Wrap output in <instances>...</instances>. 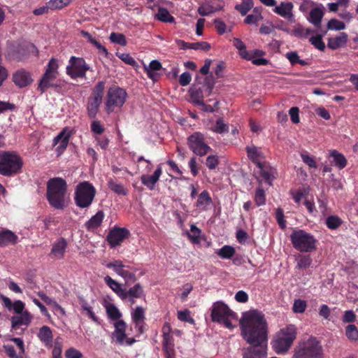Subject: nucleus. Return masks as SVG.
I'll return each mask as SVG.
<instances>
[{"label":"nucleus","instance_id":"62","mask_svg":"<svg viewBox=\"0 0 358 358\" xmlns=\"http://www.w3.org/2000/svg\"><path fill=\"white\" fill-rule=\"evenodd\" d=\"M312 260L309 256H300L297 261V267L306 268L311 264Z\"/></svg>","mask_w":358,"mask_h":358},{"label":"nucleus","instance_id":"42","mask_svg":"<svg viewBox=\"0 0 358 358\" xmlns=\"http://www.w3.org/2000/svg\"><path fill=\"white\" fill-rule=\"evenodd\" d=\"M285 57L289 60L290 64L294 66L296 64H300L302 66H306L308 62L305 60L301 59L298 53L296 51H290L285 54Z\"/></svg>","mask_w":358,"mask_h":358},{"label":"nucleus","instance_id":"41","mask_svg":"<svg viewBox=\"0 0 358 358\" xmlns=\"http://www.w3.org/2000/svg\"><path fill=\"white\" fill-rule=\"evenodd\" d=\"M252 7V0H242L241 3L236 5L235 9L238 10L242 15H245Z\"/></svg>","mask_w":358,"mask_h":358},{"label":"nucleus","instance_id":"55","mask_svg":"<svg viewBox=\"0 0 358 358\" xmlns=\"http://www.w3.org/2000/svg\"><path fill=\"white\" fill-rule=\"evenodd\" d=\"M110 40L111 42L121 45H126L127 41L125 36L122 34L113 32L110 35Z\"/></svg>","mask_w":358,"mask_h":358},{"label":"nucleus","instance_id":"11","mask_svg":"<svg viewBox=\"0 0 358 358\" xmlns=\"http://www.w3.org/2000/svg\"><path fill=\"white\" fill-rule=\"evenodd\" d=\"M90 66L83 57L71 56L66 67V73L71 79L86 78V73Z\"/></svg>","mask_w":358,"mask_h":358},{"label":"nucleus","instance_id":"47","mask_svg":"<svg viewBox=\"0 0 358 358\" xmlns=\"http://www.w3.org/2000/svg\"><path fill=\"white\" fill-rule=\"evenodd\" d=\"M62 346L63 343L62 338H56L54 341V348L52 352V358H62Z\"/></svg>","mask_w":358,"mask_h":358},{"label":"nucleus","instance_id":"31","mask_svg":"<svg viewBox=\"0 0 358 358\" xmlns=\"http://www.w3.org/2000/svg\"><path fill=\"white\" fill-rule=\"evenodd\" d=\"M104 307L106 308V314L111 321L115 322L118 320H122L121 319L122 316V313L114 303H106Z\"/></svg>","mask_w":358,"mask_h":358},{"label":"nucleus","instance_id":"64","mask_svg":"<svg viewBox=\"0 0 358 358\" xmlns=\"http://www.w3.org/2000/svg\"><path fill=\"white\" fill-rule=\"evenodd\" d=\"M66 358H83V354L78 350L71 348L65 352Z\"/></svg>","mask_w":358,"mask_h":358},{"label":"nucleus","instance_id":"37","mask_svg":"<svg viewBox=\"0 0 358 358\" xmlns=\"http://www.w3.org/2000/svg\"><path fill=\"white\" fill-rule=\"evenodd\" d=\"M79 303L82 310L85 312L86 315L94 322L99 323V318L96 316L93 311V308L91 304L83 297L79 298Z\"/></svg>","mask_w":358,"mask_h":358},{"label":"nucleus","instance_id":"53","mask_svg":"<svg viewBox=\"0 0 358 358\" xmlns=\"http://www.w3.org/2000/svg\"><path fill=\"white\" fill-rule=\"evenodd\" d=\"M326 224L329 229H336L342 224V220L337 216H329L326 220Z\"/></svg>","mask_w":358,"mask_h":358},{"label":"nucleus","instance_id":"6","mask_svg":"<svg viewBox=\"0 0 358 358\" xmlns=\"http://www.w3.org/2000/svg\"><path fill=\"white\" fill-rule=\"evenodd\" d=\"M323 348L314 337L300 341L294 349L292 358H323Z\"/></svg>","mask_w":358,"mask_h":358},{"label":"nucleus","instance_id":"59","mask_svg":"<svg viewBox=\"0 0 358 358\" xmlns=\"http://www.w3.org/2000/svg\"><path fill=\"white\" fill-rule=\"evenodd\" d=\"M49 306H51L55 311H59L62 315H66L65 310L52 298L48 297L45 301Z\"/></svg>","mask_w":358,"mask_h":358},{"label":"nucleus","instance_id":"30","mask_svg":"<svg viewBox=\"0 0 358 358\" xmlns=\"http://www.w3.org/2000/svg\"><path fill=\"white\" fill-rule=\"evenodd\" d=\"M108 187L113 192L119 196H126L129 192L128 189L123 184L113 178H108Z\"/></svg>","mask_w":358,"mask_h":358},{"label":"nucleus","instance_id":"49","mask_svg":"<svg viewBox=\"0 0 358 358\" xmlns=\"http://www.w3.org/2000/svg\"><path fill=\"white\" fill-rule=\"evenodd\" d=\"M71 0H50L48 2V6L51 10L62 9L67 6Z\"/></svg>","mask_w":358,"mask_h":358},{"label":"nucleus","instance_id":"36","mask_svg":"<svg viewBox=\"0 0 358 358\" xmlns=\"http://www.w3.org/2000/svg\"><path fill=\"white\" fill-rule=\"evenodd\" d=\"M222 9V6H215L213 2H207L203 3L198 9L199 13L201 16L208 15L214 12L219 11Z\"/></svg>","mask_w":358,"mask_h":358},{"label":"nucleus","instance_id":"50","mask_svg":"<svg viewBox=\"0 0 358 358\" xmlns=\"http://www.w3.org/2000/svg\"><path fill=\"white\" fill-rule=\"evenodd\" d=\"M263 19L262 13L255 9L252 14L248 15L244 20L245 24H257V22Z\"/></svg>","mask_w":358,"mask_h":358},{"label":"nucleus","instance_id":"52","mask_svg":"<svg viewBox=\"0 0 358 358\" xmlns=\"http://www.w3.org/2000/svg\"><path fill=\"white\" fill-rule=\"evenodd\" d=\"M309 41L315 48L320 51H324L325 49V44L322 41L321 35L310 37Z\"/></svg>","mask_w":358,"mask_h":358},{"label":"nucleus","instance_id":"56","mask_svg":"<svg viewBox=\"0 0 358 358\" xmlns=\"http://www.w3.org/2000/svg\"><path fill=\"white\" fill-rule=\"evenodd\" d=\"M3 348L6 354L10 358H24L23 356L24 354L21 353V352H19V353L17 354L13 346L10 345H4Z\"/></svg>","mask_w":358,"mask_h":358},{"label":"nucleus","instance_id":"44","mask_svg":"<svg viewBox=\"0 0 358 358\" xmlns=\"http://www.w3.org/2000/svg\"><path fill=\"white\" fill-rule=\"evenodd\" d=\"M203 92L201 90H192L190 91L191 101L197 106L204 105Z\"/></svg>","mask_w":358,"mask_h":358},{"label":"nucleus","instance_id":"43","mask_svg":"<svg viewBox=\"0 0 358 358\" xmlns=\"http://www.w3.org/2000/svg\"><path fill=\"white\" fill-rule=\"evenodd\" d=\"M131 320L134 322H143L145 320V310L141 306L134 308L131 313Z\"/></svg>","mask_w":358,"mask_h":358},{"label":"nucleus","instance_id":"57","mask_svg":"<svg viewBox=\"0 0 358 358\" xmlns=\"http://www.w3.org/2000/svg\"><path fill=\"white\" fill-rule=\"evenodd\" d=\"M255 201L257 206H262L266 201V195L263 189L258 188L255 195Z\"/></svg>","mask_w":358,"mask_h":358},{"label":"nucleus","instance_id":"13","mask_svg":"<svg viewBox=\"0 0 358 358\" xmlns=\"http://www.w3.org/2000/svg\"><path fill=\"white\" fill-rule=\"evenodd\" d=\"M234 45L238 49V53L241 57L245 59L250 60L255 65H266L268 64V60L265 58H257V56H262L264 52L259 50H255L254 52H248L246 50L245 45L239 38H235L233 41Z\"/></svg>","mask_w":358,"mask_h":358},{"label":"nucleus","instance_id":"48","mask_svg":"<svg viewBox=\"0 0 358 358\" xmlns=\"http://www.w3.org/2000/svg\"><path fill=\"white\" fill-rule=\"evenodd\" d=\"M345 27L346 26L344 22L336 19L330 20L327 24L328 30L341 31L344 30Z\"/></svg>","mask_w":358,"mask_h":358},{"label":"nucleus","instance_id":"34","mask_svg":"<svg viewBox=\"0 0 358 358\" xmlns=\"http://www.w3.org/2000/svg\"><path fill=\"white\" fill-rule=\"evenodd\" d=\"M124 296H122L123 300L127 299L128 296L138 299L144 296L143 289L139 283L134 285L129 290L124 289Z\"/></svg>","mask_w":358,"mask_h":358},{"label":"nucleus","instance_id":"29","mask_svg":"<svg viewBox=\"0 0 358 358\" xmlns=\"http://www.w3.org/2000/svg\"><path fill=\"white\" fill-rule=\"evenodd\" d=\"M348 41V34L341 32L338 36L328 39L327 46L331 50H336L344 46Z\"/></svg>","mask_w":358,"mask_h":358},{"label":"nucleus","instance_id":"8","mask_svg":"<svg viewBox=\"0 0 358 358\" xmlns=\"http://www.w3.org/2000/svg\"><path fill=\"white\" fill-rule=\"evenodd\" d=\"M95 194L96 189L91 183L87 181L80 182L75 189V203L79 208H88L92 204Z\"/></svg>","mask_w":358,"mask_h":358},{"label":"nucleus","instance_id":"16","mask_svg":"<svg viewBox=\"0 0 358 358\" xmlns=\"http://www.w3.org/2000/svg\"><path fill=\"white\" fill-rule=\"evenodd\" d=\"M114 331L112 333V338L116 343L120 345H131L136 343L133 338H128L126 334L127 324L124 320H118L113 322Z\"/></svg>","mask_w":358,"mask_h":358},{"label":"nucleus","instance_id":"27","mask_svg":"<svg viewBox=\"0 0 358 358\" xmlns=\"http://www.w3.org/2000/svg\"><path fill=\"white\" fill-rule=\"evenodd\" d=\"M246 151L248 158L252 160L257 167H261L263 163H262L260 160L264 158V155L260 149L252 145L246 147Z\"/></svg>","mask_w":358,"mask_h":358},{"label":"nucleus","instance_id":"26","mask_svg":"<svg viewBox=\"0 0 358 358\" xmlns=\"http://www.w3.org/2000/svg\"><path fill=\"white\" fill-rule=\"evenodd\" d=\"M18 314L19 315H15L11 317V326L13 328L21 325L27 326L30 324L32 316L27 310Z\"/></svg>","mask_w":358,"mask_h":358},{"label":"nucleus","instance_id":"22","mask_svg":"<svg viewBox=\"0 0 358 358\" xmlns=\"http://www.w3.org/2000/svg\"><path fill=\"white\" fill-rule=\"evenodd\" d=\"M37 336L45 347L50 349L52 345L53 335L51 329L48 326H43L38 330Z\"/></svg>","mask_w":358,"mask_h":358},{"label":"nucleus","instance_id":"32","mask_svg":"<svg viewBox=\"0 0 358 358\" xmlns=\"http://www.w3.org/2000/svg\"><path fill=\"white\" fill-rule=\"evenodd\" d=\"M104 282L120 298L124 296V289L117 281L107 275L104 278Z\"/></svg>","mask_w":358,"mask_h":358},{"label":"nucleus","instance_id":"60","mask_svg":"<svg viewBox=\"0 0 358 358\" xmlns=\"http://www.w3.org/2000/svg\"><path fill=\"white\" fill-rule=\"evenodd\" d=\"M171 327L169 324H166L162 328L163 331V343L166 349L168 348V345L171 341V336L170 335Z\"/></svg>","mask_w":358,"mask_h":358},{"label":"nucleus","instance_id":"61","mask_svg":"<svg viewBox=\"0 0 358 358\" xmlns=\"http://www.w3.org/2000/svg\"><path fill=\"white\" fill-rule=\"evenodd\" d=\"M178 318L180 321L187 322L190 324L194 322V319L190 315V312L188 310L178 311Z\"/></svg>","mask_w":358,"mask_h":358},{"label":"nucleus","instance_id":"25","mask_svg":"<svg viewBox=\"0 0 358 358\" xmlns=\"http://www.w3.org/2000/svg\"><path fill=\"white\" fill-rule=\"evenodd\" d=\"M324 14L322 6L321 5L316 6L310 10L308 20L315 27L320 28Z\"/></svg>","mask_w":358,"mask_h":358},{"label":"nucleus","instance_id":"9","mask_svg":"<svg viewBox=\"0 0 358 358\" xmlns=\"http://www.w3.org/2000/svg\"><path fill=\"white\" fill-rule=\"evenodd\" d=\"M59 62L57 59L51 58L49 60L45 66V72L39 80L38 85V90L41 91V93L45 92L50 87H57L54 81L59 75Z\"/></svg>","mask_w":358,"mask_h":358},{"label":"nucleus","instance_id":"21","mask_svg":"<svg viewBox=\"0 0 358 358\" xmlns=\"http://www.w3.org/2000/svg\"><path fill=\"white\" fill-rule=\"evenodd\" d=\"M18 241V236L9 229L0 231V247L5 248L8 245H15Z\"/></svg>","mask_w":358,"mask_h":358},{"label":"nucleus","instance_id":"3","mask_svg":"<svg viewBox=\"0 0 358 358\" xmlns=\"http://www.w3.org/2000/svg\"><path fill=\"white\" fill-rule=\"evenodd\" d=\"M296 338V327L288 324L277 331L271 341V346L277 354L287 352Z\"/></svg>","mask_w":358,"mask_h":358},{"label":"nucleus","instance_id":"39","mask_svg":"<svg viewBox=\"0 0 358 358\" xmlns=\"http://www.w3.org/2000/svg\"><path fill=\"white\" fill-rule=\"evenodd\" d=\"M81 35L87 39V41L92 43L93 45H94L101 52L105 54L106 55H108V51L106 48L103 46L99 41H97L95 38H94L92 35L85 31H80Z\"/></svg>","mask_w":358,"mask_h":358},{"label":"nucleus","instance_id":"14","mask_svg":"<svg viewBox=\"0 0 358 358\" xmlns=\"http://www.w3.org/2000/svg\"><path fill=\"white\" fill-rule=\"evenodd\" d=\"M187 145L189 149L196 155L204 156L210 150V146L205 141L203 134L195 132L187 138Z\"/></svg>","mask_w":358,"mask_h":358},{"label":"nucleus","instance_id":"15","mask_svg":"<svg viewBox=\"0 0 358 358\" xmlns=\"http://www.w3.org/2000/svg\"><path fill=\"white\" fill-rule=\"evenodd\" d=\"M108 268H112L114 272L122 277L126 282H135L136 277L131 266L125 265L120 260L114 259L104 264Z\"/></svg>","mask_w":358,"mask_h":358},{"label":"nucleus","instance_id":"45","mask_svg":"<svg viewBox=\"0 0 358 358\" xmlns=\"http://www.w3.org/2000/svg\"><path fill=\"white\" fill-rule=\"evenodd\" d=\"M201 231L194 224L190 226V231L187 234L188 238L193 243H199Z\"/></svg>","mask_w":358,"mask_h":358},{"label":"nucleus","instance_id":"35","mask_svg":"<svg viewBox=\"0 0 358 358\" xmlns=\"http://www.w3.org/2000/svg\"><path fill=\"white\" fill-rule=\"evenodd\" d=\"M329 157L333 158V164L339 169H344L347 165V159L345 156L336 150L329 152Z\"/></svg>","mask_w":358,"mask_h":358},{"label":"nucleus","instance_id":"10","mask_svg":"<svg viewBox=\"0 0 358 358\" xmlns=\"http://www.w3.org/2000/svg\"><path fill=\"white\" fill-rule=\"evenodd\" d=\"M127 96V94L124 89L117 86L110 87L107 92L105 102V110L107 114L121 108L126 101Z\"/></svg>","mask_w":358,"mask_h":358},{"label":"nucleus","instance_id":"58","mask_svg":"<svg viewBox=\"0 0 358 358\" xmlns=\"http://www.w3.org/2000/svg\"><path fill=\"white\" fill-rule=\"evenodd\" d=\"M190 49L193 50H200L203 51H208L210 48V45L205 41L201 42H196V43H190L189 46Z\"/></svg>","mask_w":358,"mask_h":358},{"label":"nucleus","instance_id":"17","mask_svg":"<svg viewBox=\"0 0 358 358\" xmlns=\"http://www.w3.org/2000/svg\"><path fill=\"white\" fill-rule=\"evenodd\" d=\"M71 135V130L69 127H65L54 138L52 145L57 146L55 151L57 155H62L66 149Z\"/></svg>","mask_w":358,"mask_h":358},{"label":"nucleus","instance_id":"24","mask_svg":"<svg viewBox=\"0 0 358 358\" xmlns=\"http://www.w3.org/2000/svg\"><path fill=\"white\" fill-rule=\"evenodd\" d=\"M104 213L101 210L98 211L85 224V229L89 231H95L101 225L104 219Z\"/></svg>","mask_w":358,"mask_h":358},{"label":"nucleus","instance_id":"23","mask_svg":"<svg viewBox=\"0 0 358 358\" xmlns=\"http://www.w3.org/2000/svg\"><path fill=\"white\" fill-rule=\"evenodd\" d=\"M162 173L161 166H159L152 176L143 175L141 178V182L149 189L152 190L155 188V184L159 180Z\"/></svg>","mask_w":358,"mask_h":358},{"label":"nucleus","instance_id":"4","mask_svg":"<svg viewBox=\"0 0 358 358\" xmlns=\"http://www.w3.org/2000/svg\"><path fill=\"white\" fill-rule=\"evenodd\" d=\"M23 159L15 151H0V174L12 176L21 172Z\"/></svg>","mask_w":358,"mask_h":358},{"label":"nucleus","instance_id":"51","mask_svg":"<svg viewBox=\"0 0 358 358\" xmlns=\"http://www.w3.org/2000/svg\"><path fill=\"white\" fill-rule=\"evenodd\" d=\"M212 131L217 134L226 133L229 131V125L224 122L222 118H219L212 128Z\"/></svg>","mask_w":358,"mask_h":358},{"label":"nucleus","instance_id":"40","mask_svg":"<svg viewBox=\"0 0 358 358\" xmlns=\"http://www.w3.org/2000/svg\"><path fill=\"white\" fill-rule=\"evenodd\" d=\"M236 252L235 248L231 245H224L219 250L216 252V254L222 259H230Z\"/></svg>","mask_w":358,"mask_h":358},{"label":"nucleus","instance_id":"20","mask_svg":"<svg viewBox=\"0 0 358 358\" xmlns=\"http://www.w3.org/2000/svg\"><path fill=\"white\" fill-rule=\"evenodd\" d=\"M294 4L290 1H282L278 6H276L273 12L282 17L287 19L290 22L294 20L293 14Z\"/></svg>","mask_w":358,"mask_h":358},{"label":"nucleus","instance_id":"1","mask_svg":"<svg viewBox=\"0 0 358 358\" xmlns=\"http://www.w3.org/2000/svg\"><path fill=\"white\" fill-rule=\"evenodd\" d=\"M242 335L252 346L244 350L243 358H264L266 356L268 324L264 314L250 310L240 320Z\"/></svg>","mask_w":358,"mask_h":358},{"label":"nucleus","instance_id":"18","mask_svg":"<svg viewBox=\"0 0 358 358\" xmlns=\"http://www.w3.org/2000/svg\"><path fill=\"white\" fill-rule=\"evenodd\" d=\"M12 78L15 85L20 88L29 85L34 80L31 73L24 69L15 71Z\"/></svg>","mask_w":358,"mask_h":358},{"label":"nucleus","instance_id":"19","mask_svg":"<svg viewBox=\"0 0 358 358\" xmlns=\"http://www.w3.org/2000/svg\"><path fill=\"white\" fill-rule=\"evenodd\" d=\"M129 234V231L125 228H115L112 229L108 236L107 240L112 248L119 245Z\"/></svg>","mask_w":358,"mask_h":358},{"label":"nucleus","instance_id":"33","mask_svg":"<svg viewBox=\"0 0 358 358\" xmlns=\"http://www.w3.org/2000/svg\"><path fill=\"white\" fill-rule=\"evenodd\" d=\"M212 203V199L208 191L203 190L198 196L196 206L201 210H206Z\"/></svg>","mask_w":358,"mask_h":358},{"label":"nucleus","instance_id":"46","mask_svg":"<svg viewBox=\"0 0 358 358\" xmlns=\"http://www.w3.org/2000/svg\"><path fill=\"white\" fill-rule=\"evenodd\" d=\"M345 336L350 341H358V329L355 324H348L345 327Z\"/></svg>","mask_w":358,"mask_h":358},{"label":"nucleus","instance_id":"54","mask_svg":"<svg viewBox=\"0 0 358 358\" xmlns=\"http://www.w3.org/2000/svg\"><path fill=\"white\" fill-rule=\"evenodd\" d=\"M307 303L304 300L296 299L294 301L292 310L296 313H302L306 310Z\"/></svg>","mask_w":358,"mask_h":358},{"label":"nucleus","instance_id":"28","mask_svg":"<svg viewBox=\"0 0 358 358\" xmlns=\"http://www.w3.org/2000/svg\"><path fill=\"white\" fill-rule=\"evenodd\" d=\"M67 246L66 241L64 238L58 239L52 245L51 255L57 259L64 257V252Z\"/></svg>","mask_w":358,"mask_h":358},{"label":"nucleus","instance_id":"38","mask_svg":"<svg viewBox=\"0 0 358 358\" xmlns=\"http://www.w3.org/2000/svg\"><path fill=\"white\" fill-rule=\"evenodd\" d=\"M155 17L163 22L173 23L175 22V18L169 13V10L162 7L159 8Z\"/></svg>","mask_w":358,"mask_h":358},{"label":"nucleus","instance_id":"63","mask_svg":"<svg viewBox=\"0 0 358 358\" xmlns=\"http://www.w3.org/2000/svg\"><path fill=\"white\" fill-rule=\"evenodd\" d=\"M218 164L219 159L217 155H209L206 158V164L209 169H215Z\"/></svg>","mask_w":358,"mask_h":358},{"label":"nucleus","instance_id":"12","mask_svg":"<svg viewBox=\"0 0 358 358\" xmlns=\"http://www.w3.org/2000/svg\"><path fill=\"white\" fill-rule=\"evenodd\" d=\"M105 90V83L98 82L92 90L91 96L88 98L87 113L90 118H94L99 111L103 100Z\"/></svg>","mask_w":358,"mask_h":358},{"label":"nucleus","instance_id":"5","mask_svg":"<svg viewBox=\"0 0 358 358\" xmlns=\"http://www.w3.org/2000/svg\"><path fill=\"white\" fill-rule=\"evenodd\" d=\"M211 319L214 322L222 324L228 329H233L238 320L235 312L222 301H216L211 307Z\"/></svg>","mask_w":358,"mask_h":358},{"label":"nucleus","instance_id":"2","mask_svg":"<svg viewBox=\"0 0 358 358\" xmlns=\"http://www.w3.org/2000/svg\"><path fill=\"white\" fill-rule=\"evenodd\" d=\"M47 199L50 205L59 210L65 208L69 203L67 184L62 178H50L47 182Z\"/></svg>","mask_w":358,"mask_h":358},{"label":"nucleus","instance_id":"7","mask_svg":"<svg viewBox=\"0 0 358 358\" xmlns=\"http://www.w3.org/2000/svg\"><path fill=\"white\" fill-rule=\"evenodd\" d=\"M290 240L293 247L301 252H310L317 248V240L314 236L302 229L294 230Z\"/></svg>","mask_w":358,"mask_h":358}]
</instances>
